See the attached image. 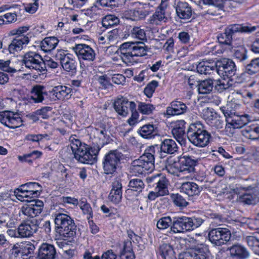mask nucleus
Segmentation results:
<instances>
[{
	"label": "nucleus",
	"mask_w": 259,
	"mask_h": 259,
	"mask_svg": "<svg viewBox=\"0 0 259 259\" xmlns=\"http://www.w3.org/2000/svg\"><path fill=\"white\" fill-rule=\"evenodd\" d=\"M69 140L74 158L78 162L90 165L97 162L101 149L99 146H90L81 142L75 135L71 136Z\"/></svg>",
	"instance_id": "1"
},
{
	"label": "nucleus",
	"mask_w": 259,
	"mask_h": 259,
	"mask_svg": "<svg viewBox=\"0 0 259 259\" xmlns=\"http://www.w3.org/2000/svg\"><path fill=\"white\" fill-rule=\"evenodd\" d=\"M120 57L127 65L136 62V58L147 55L148 47L142 41H128L122 44L120 48Z\"/></svg>",
	"instance_id": "2"
},
{
	"label": "nucleus",
	"mask_w": 259,
	"mask_h": 259,
	"mask_svg": "<svg viewBox=\"0 0 259 259\" xmlns=\"http://www.w3.org/2000/svg\"><path fill=\"white\" fill-rule=\"evenodd\" d=\"M155 149L153 146L148 147L138 159L132 162L131 169L133 173L136 175H142L154 169Z\"/></svg>",
	"instance_id": "3"
},
{
	"label": "nucleus",
	"mask_w": 259,
	"mask_h": 259,
	"mask_svg": "<svg viewBox=\"0 0 259 259\" xmlns=\"http://www.w3.org/2000/svg\"><path fill=\"white\" fill-rule=\"evenodd\" d=\"M54 221L56 232L64 240L72 238L75 236L76 226L69 215L62 213H57Z\"/></svg>",
	"instance_id": "4"
},
{
	"label": "nucleus",
	"mask_w": 259,
	"mask_h": 259,
	"mask_svg": "<svg viewBox=\"0 0 259 259\" xmlns=\"http://www.w3.org/2000/svg\"><path fill=\"white\" fill-rule=\"evenodd\" d=\"M256 29L255 26H252L250 24L244 25L234 24L228 25L223 33L218 35V39L220 44L226 46V49L231 50L233 49L232 45V35L237 32L251 33Z\"/></svg>",
	"instance_id": "5"
},
{
	"label": "nucleus",
	"mask_w": 259,
	"mask_h": 259,
	"mask_svg": "<svg viewBox=\"0 0 259 259\" xmlns=\"http://www.w3.org/2000/svg\"><path fill=\"white\" fill-rule=\"evenodd\" d=\"M204 220L199 217H176L173 219L172 226H171L169 232L184 233L190 232L200 227Z\"/></svg>",
	"instance_id": "6"
},
{
	"label": "nucleus",
	"mask_w": 259,
	"mask_h": 259,
	"mask_svg": "<svg viewBox=\"0 0 259 259\" xmlns=\"http://www.w3.org/2000/svg\"><path fill=\"white\" fill-rule=\"evenodd\" d=\"M187 137L194 146L204 147L207 146L211 137L210 134L206 131L200 122L191 124L187 131Z\"/></svg>",
	"instance_id": "7"
},
{
	"label": "nucleus",
	"mask_w": 259,
	"mask_h": 259,
	"mask_svg": "<svg viewBox=\"0 0 259 259\" xmlns=\"http://www.w3.org/2000/svg\"><path fill=\"white\" fill-rule=\"evenodd\" d=\"M125 156L117 150H110L106 153L103 160L104 172L106 174H112L119 167Z\"/></svg>",
	"instance_id": "8"
},
{
	"label": "nucleus",
	"mask_w": 259,
	"mask_h": 259,
	"mask_svg": "<svg viewBox=\"0 0 259 259\" xmlns=\"http://www.w3.org/2000/svg\"><path fill=\"white\" fill-rule=\"evenodd\" d=\"M25 66L36 71L38 73H44L46 71V66L42 57L34 52H29L25 54L22 60Z\"/></svg>",
	"instance_id": "9"
},
{
	"label": "nucleus",
	"mask_w": 259,
	"mask_h": 259,
	"mask_svg": "<svg viewBox=\"0 0 259 259\" xmlns=\"http://www.w3.org/2000/svg\"><path fill=\"white\" fill-rule=\"evenodd\" d=\"M230 231L226 228H213L208 232L209 240L214 245L221 246L228 242L231 238Z\"/></svg>",
	"instance_id": "10"
},
{
	"label": "nucleus",
	"mask_w": 259,
	"mask_h": 259,
	"mask_svg": "<svg viewBox=\"0 0 259 259\" xmlns=\"http://www.w3.org/2000/svg\"><path fill=\"white\" fill-rule=\"evenodd\" d=\"M54 58L59 61L64 71L72 73L76 72L77 62L72 55L65 50H59L55 54Z\"/></svg>",
	"instance_id": "11"
},
{
	"label": "nucleus",
	"mask_w": 259,
	"mask_h": 259,
	"mask_svg": "<svg viewBox=\"0 0 259 259\" xmlns=\"http://www.w3.org/2000/svg\"><path fill=\"white\" fill-rule=\"evenodd\" d=\"M114 107L117 113H138L136 110V104L133 101L128 100L123 97L117 98L112 105L105 104L104 109H107L108 107Z\"/></svg>",
	"instance_id": "12"
},
{
	"label": "nucleus",
	"mask_w": 259,
	"mask_h": 259,
	"mask_svg": "<svg viewBox=\"0 0 259 259\" xmlns=\"http://www.w3.org/2000/svg\"><path fill=\"white\" fill-rule=\"evenodd\" d=\"M78 60L81 61L93 62L96 57L95 51L90 46L84 44H79L73 48Z\"/></svg>",
	"instance_id": "13"
},
{
	"label": "nucleus",
	"mask_w": 259,
	"mask_h": 259,
	"mask_svg": "<svg viewBox=\"0 0 259 259\" xmlns=\"http://www.w3.org/2000/svg\"><path fill=\"white\" fill-rule=\"evenodd\" d=\"M208 246L203 244L195 246L194 252H186L180 254L179 259H210Z\"/></svg>",
	"instance_id": "14"
},
{
	"label": "nucleus",
	"mask_w": 259,
	"mask_h": 259,
	"mask_svg": "<svg viewBox=\"0 0 259 259\" xmlns=\"http://www.w3.org/2000/svg\"><path fill=\"white\" fill-rule=\"evenodd\" d=\"M146 180L148 183L153 182L156 184L154 190L157 191L159 194L162 196L168 194V181L161 174L152 175L148 177Z\"/></svg>",
	"instance_id": "15"
},
{
	"label": "nucleus",
	"mask_w": 259,
	"mask_h": 259,
	"mask_svg": "<svg viewBox=\"0 0 259 259\" xmlns=\"http://www.w3.org/2000/svg\"><path fill=\"white\" fill-rule=\"evenodd\" d=\"M217 72L219 75L226 76L229 78L234 76L236 72L234 62L229 59H223L217 64Z\"/></svg>",
	"instance_id": "16"
},
{
	"label": "nucleus",
	"mask_w": 259,
	"mask_h": 259,
	"mask_svg": "<svg viewBox=\"0 0 259 259\" xmlns=\"http://www.w3.org/2000/svg\"><path fill=\"white\" fill-rule=\"evenodd\" d=\"M140 5V3L138 2L131 3V6H135V7L124 11L122 13V17L133 21H138L144 19L148 15V12L146 10L138 7Z\"/></svg>",
	"instance_id": "17"
},
{
	"label": "nucleus",
	"mask_w": 259,
	"mask_h": 259,
	"mask_svg": "<svg viewBox=\"0 0 259 259\" xmlns=\"http://www.w3.org/2000/svg\"><path fill=\"white\" fill-rule=\"evenodd\" d=\"M198 160L193 156L184 155L179 158L178 164L180 173L191 174L195 172Z\"/></svg>",
	"instance_id": "18"
},
{
	"label": "nucleus",
	"mask_w": 259,
	"mask_h": 259,
	"mask_svg": "<svg viewBox=\"0 0 259 259\" xmlns=\"http://www.w3.org/2000/svg\"><path fill=\"white\" fill-rule=\"evenodd\" d=\"M168 19L169 14L167 10L157 7L148 19V23L152 26L161 25L166 23Z\"/></svg>",
	"instance_id": "19"
},
{
	"label": "nucleus",
	"mask_w": 259,
	"mask_h": 259,
	"mask_svg": "<svg viewBox=\"0 0 259 259\" xmlns=\"http://www.w3.org/2000/svg\"><path fill=\"white\" fill-rule=\"evenodd\" d=\"M29 42V38L26 35H18L13 39L8 46L10 54H15L21 51Z\"/></svg>",
	"instance_id": "20"
},
{
	"label": "nucleus",
	"mask_w": 259,
	"mask_h": 259,
	"mask_svg": "<svg viewBox=\"0 0 259 259\" xmlns=\"http://www.w3.org/2000/svg\"><path fill=\"white\" fill-rule=\"evenodd\" d=\"M227 123H231L234 128H240L246 124L249 121L248 114H224Z\"/></svg>",
	"instance_id": "21"
},
{
	"label": "nucleus",
	"mask_w": 259,
	"mask_h": 259,
	"mask_svg": "<svg viewBox=\"0 0 259 259\" xmlns=\"http://www.w3.org/2000/svg\"><path fill=\"white\" fill-rule=\"evenodd\" d=\"M186 122L183 120H178L172 125L171 133L177 141L182 145L185 142Z\"/></svg>",
	"instance_id": "22"
},
{
	"label": "nucleus",
	"mask_w": 259,
	"mask_h": 259,
	"mask_svg": "<svg viewBox=\"0 0 259 259\" xmlns=\"http://www.w3.org/2000/svg\"><path fill=\"white\" fill-rule=\"evenodd\" d=\"M56 250L55 246L49 243H43L39 247L38 259H55Z\"/></svg>",
	"instance_id": "23"
},
{
	"label": "nucleus",
	"mask_w": 259,
	"mask_h": 259,
	"mask_svg": "<svg viewBox=\"0 0 259 259\" xmlns=\"http://www.w3.org/2000/svg\"><path fill=\"white\" fill-rule=\"evenodd\" d=\"M109 199L113 203H119L122 199V185L119 180L112 182V189L108 196Z\"/></svg>",
	"instance_id": "24"
},
{
	"label": "nucleus",
	"mask_w": 259,
	"mask_h": 259,
	"mask_svg": "<svg viewBox=\"0 0 259 259\" xmlns=\"http://www.w3.org/2000/svg\"><path fill=\"white\" fill-rule=\"evenodd\" d=\"M177 16L182 19H189L192 15L190 5L185 2H179L176 7Z\"/></svg>",
	"instance_id": "25"
},
{
	"label": "nucleus",
	"mask_w": 259,
	"mask_h": 259,
	"mask_svg": "<svg viewBox=\"0 0 259 259\" xmlns=\"http://www.w3.org/2000/svg\"><path fill=\"white\" fill-rule=\"evenodd\" d=\"M18 229L20 238H27L32 236L37 231V226L35 224L24 222L18 226Z\"/></svg>",
	"instance_id": "26"
},
{
	"label": "nucleus",
	"mask_w": 259,
	"mask_h": 259,
	"mask_svg": "<svg viewBox=\"0 0 259 259\" xmlns=\"http://www.w3.org/2000/svg\"><path fill=\"white\" fill-rule=\"evenodd\" d=\"M202 187L198 186L194 182L183 183L181 186V192L189 196L198 195L202 190Z\"/></svg>",
	"instance_id": "27"
},
{
	"label": "nucleus",
	"mask_w": 259,
	"mask_h": 259,
	"mask_svg": "<svg viewBox=\"0 0 259 259\" xmlns=\"http://www.w3.org/2000/svg\"><path fill=\"white\" fill-rule=\"evenodd\" d=\"M230 256L234 259H246L249 253L246 248L239 244H235L229 248Z\"/></svg>",
	"instance_id": "28"
},
{
	"label": "nucleus",
	"mask_w": 259,
	"mask_h": 259,
	"mask_svg": "<svg viewBox=\"0 0 259 259\" xmlns=\"http://www.w3.org/2000/svg\"><path fill=\"white\" fill-rule=\"evenodd\" d=\"M157 253L163 259H177L175 252L171 245L162 243L158 247Z\"/></svg>",
	"instance_id": "29"
},
{
	"label": "nucleus",
	"mask_w": 259,
	"mask_h": 259,
	"mask_svg": "<svg viewBox=\"0 0 259 259\" xmlns=\"http://www.w3.org/2000/svg\"><path fill=\"white\" fill-rule=\"evenodd\" d=\"M256 195L255 190L253 188H248L244 193L239 196V200L244 204H254L256 202Z\"/></svg>",
	"instance_id": "30"
},
{
	"label": "nucleus",
	"mask_w": 259,
	"mask_h": 259,
	"mask_svg": "<svg viewBox=\"0 0 259 259\" xmlns=\"http://www.w3.org/2000/svg\"><path fill=\"white\" fill-rule=\"evenodd\" d=\"M45 98V88L40 85L34 86L30 93V99L34 103H40Z\"/></svg>",
	"instance_id": "31"
},
{
	"label": "nucleus",
	"mask_w": 259,
	"mask_h": 259,
	"mask_svg": "<svg viewBox=\"0 0 259 259\" xmlns=\"http://www.w3.org/2000/svg\"><path fill=\"white\" fill-rule=\"evenodd\" d=\"M217 64L208 61H203L198 63L197 70L200 74L205 75L211 74L214 70H217Z\"/></svg>",
	"instance_id": "32"
},
{
	"label": "nucleus",
	"mask_w": 259,
	"mask_h": 259,
	"mask_svg": "<svg viewBox=\"0 0 259 259\" xmlns=\"http://www.w3.org/2000/svg\"><path fill=\"white\" fill-rule=\"evenodd\" d=\"M178 149L176 142L172 139H165L160 145L161 152L171 154L177 152Z\"/></svg>",
	"instance_id": "33"
},
{
	"label": "nucleus",
	"mask_w": 259,
	"mask_h": 259,
	"mask_svg": "<svg viewBox=\"0 0 259 259\" xmlns=\"http://www.w3.org/2000/svg\"><path fill=\"white\" fill-rule=\"evenodd\" d=\"M31 190H26V189L20 188H17L15 191V193L17 198L21 201H30L31 198L36 197L39 195Z\"/></svg>",
	"instance_id": "34"
},
{
	"label": "nucleus",
	"mask_w": 259,
	"mask_h": 259,
	"mask_svg": "<svg viewBox=\"0 0 259 259\" xmlns=\"http://www.w3.org/2000/svg\"><path fill=\"white\" fill-rule=\"evenodd\" d=\"M187 111V107L184 103L178 101H174L167 107L166 113H185Z\"/></svg>",
	"instance_id": "35"
},
{
	"label": "nucleus",
	"mask_w": 259,
	"mask_h": 259,
	"mask_svg": "<svg viewBox=\"0 0 259 259\" xmlns=\"http://www.w3.org/2000/svg\"><path fill=\"white\" fill-rule=\"evenodd\" d=\"M128 187L130 188L125 191L126 196H127L133 191L137 192L138 193L142 192L145 187V185L141 179H133L129 182Z\"/></svg>",
	"instance_id": "36"
},
{
	"label": "nucleus",
	"mask_w": 259,
	"mask_h": 259,
	"mask_svg": "<svg viewBox=\"0 0 259 259\" xmlns=\"http://www.w3.org/2000/svg\"><path fill=\"white\" fill-rule=\"evenodd\" d=\"M58 43L56 37H46L40 43V48L45 52H50L54 49Z\"/></svg>",
	"instance_id": "37"
},
{
	"label": "nucleus",
	"mask_w": 259,
	"mask_h": 259,
	"mask_svg": "<svg viewBox=\"0 0 259 259\" xmlns=\"http://www.w3.org/2000/svg\"><path fill=\"white\" fill-rule=\"evenodd\" d=\"M138 133L142 137L146 139L152 138L157 134V132L152 124L143 125L139 130Z\"/></svg>",
	"instance_id": "38"
},
{
	"label": "nucleus",
	"mask_w": 259,
	"mask_h": 259,
	"mask_svg": "<svg viewBox=\"0 0 259 259\" xmlns=\"http://www.w3.org/2000/svg\"><path fill=\"white\" fill-rule=\"evenodd\" d=\"M224 7V2L223 0H218V3L210 5V7L206 11V14L213 16H217L222 14Z\"/></svg>",
	"instance_id": "39"
},
{
	"label": "nucleus",
	"mask_w": 259,
	"mask_h": 259,
	"mask_svg": "<svg viewBox=\"0 0 259 259\" xmlns=\"http://www.w3.org/2000/svg\"><path fill=\"white\" fill-rule=\"evenodd\" d=\"M245 72L249 75L259 73V58L252 59L250 62L244 65Z\"/></svg>",
	"instance_id": "40"
},
{
	"label": "nucleus",
	"mask_w": 259,
	"mask_h": 259,
	"mask_svg": "<svg viewBox=\"0 0 259 259\" xmlns=\"http://www.w3.org/2000/svg\"><path fill=\"white\" fill-rule=\"evenodd\" d=\"M120 259H135L131 241H125L123 248L120 255Z\"/></svg>",
	"instance_id": "41"
},
{
	"label": "nucleus",
	"mask_w": 259,
	"mask_h": 259,
	"mask_svg": "<svg viewBox=\"0 0 259 259\" xmlns=\"http://www.w3.org/2000/svg\"><path fill=\"white\" fill-rule=\"evenodd\" d=\"M56 96H58L59 100H63L68 99L71 96V89L64 85L55 86Z\"/></svg>",
	"instance_id": "42"
},
{
	"label": "nucleus",
	"mask_w": 259,
	"mask_h": 259,
	"mask_svg": "<svg viewBox=\"0 0 259 259\" xmlns=\"http://www.w3.org/2000/svg\"><path fill=\"white\" fill-rule=\"evenodd\" d=\"M213 81L211 79L201 81L198 85V91L199 94H207L210 93L213 89Z\"/></svg>",
	"instance_id": "43"
},
{
	"label": "nucleus",
	"mask_w": 259,
	"mask_h": 259,
	"mask_svg": "<svg viewBox=\"0 0 259 259\" xmlns=\"http://www.w3.org/2000/svg\"><path fill=\"white\" fill-rule=\"evenodd\" d=\"M243 135L251 140H257L259 138V125L248 127L243 131Z\"/></svg>",
	"instance_id": "44"
},
{
	"label": "nucleus",
	"mask_w": 259,
	"mask_h": 259,
	"mask_svg": "<svg viewBox=\"0 0 259 259\" xmlns=\"http://www.w3.org/2000/svg\"><path fill=\"white\" fill-rule=\"evenodd\" d=\"M165 170L170 174L180 176V174H178V172L180 173L179 165L178 163H177L171 159H168L167 160L165 165Z\"/></svg>",
	"instance_id": "45"
},
{
	"label": "nucleus",
	"mask_w": 259,
	"mask_h": 259,
	"mask_svg": "<svg viewBox=\"0 0 259 259\" xmlns=\"http://www.w3.org/2000/svg\"><path fill=\"white\" fill-rule=\"evenodd\" d=\"M170 198L174 204L177 206L180 207H185L187 206L188 202L180 194H171L170 195Z\"/></svg>",
	"instance_id": "46"
},
{
	"label": "nucleus",
	"mask_w": 259,
	"mask_h": 259,
	"mask_svg": "<svg viewBox=\"0 0 259 259\" xmlns=\"http://www.w3.org/2000/svg\"><path fill=\"white\" fill-rule=\"evenodd\" d=\"M173 220L170 217H164L160 218L157 222L156 226L159 230H165L172 226Z\"/></svg>",
	"instance_id": "47"
},
{
	"label": "nucleus",
	"mask_w": 259,
	"mask_h": 259,
	"mask_svg": "<svg viewBox=\"0 0 259 259\" xmlns=\"http://www.w3.org/2000/svg\"><path fill=\"white\" fill-rule=\"evenodd\" d=\"M19 188L26 189V190H31L32 192L39 195L40 191H41V187L36 182H28L26 184L21 185Z\"/></svg>",
	"instance_id": "48"
},
{
	"label": "nucleus",
	"mask_w": 259,
	"mask_h": 259,
	"mask_svg": "<svg viewBox=\"0 0 259 259\" xmlns=\"http://www.w3.org/2000/svg\"><path fill=\"white\" fill-rule=\"evenodd\" d=\"M119 22V19L113 15L106 16L102 21L103 26L106 27L114 26L117 25Z\"/></svg>",
	"instance_id": "49"
},
{
	"label": "nucleus",
	"mask_w": 259,
	"mask_h": 259,
	"mask_svg": "<svg viewBox=\"0 0 259 259\" xmlns=\"http://www.w3.org/2000/svg\"><path fill=\"white\" fill-rule=\"evenodd\" d=\"M234 56L239 62L244 63L248 58L247 51L243 47H238L235 50Z\"/></svg>",
	"instance_id": "50"
},
{
	"label": "nucleus",
	"mask_w": 259,
	"mask_h": 259,
	"mask_svg": "<svg viewBox=\"0 0 259 259\" xmlns=\"http://www.w3.org/2000/svg\"><path fill=\"white\" fill-rule=\"evenodd\" d=\"M98 5L96 3L95 5L87 10L86 14L93 20H97L99 18L102 13V10L98 8Z\"/></svg>",
	"instance_id": "51"
},
{
	"label": "nucleus",
	"mask_w": 259,
	"mask_h": 259,
	"mask_svg": "<svg viewBox=\"0 0 259 259\" xmlns=\"http://www.w3.org/2000/svg\"><path fill=\"white\" fill-rule=\"evenodd\" d=\"M79 206L82 210L83 213L87 215V218L89 220L93 217V211L92 207L89 203L85 201H82L80 204Z\"/></svg>",
	"instance_id": "52"
},
{
	"label": "nucleus",
	"mask_w": 259,
	"mask_h": 259,
	"mask_svg": "<svg viewBox=\"0 0 259 259\" xmlns=\"http://www.w3.org/2000/svg\"><path fill=\"white\" fill-rule=\"evenodd\" d=\"M158 85V82L156 80H152L149 82L144 91L146 96L148 98L151 97Z\"/></svg>",
	"instance_id": "53"
},
{
	"label": "nucleus",
	"mask_w": 259,
	"mask_h": 259,
	"mask_svg": "<svg viewBox=\"0 0 259 259\" xmlns=\"http://www.w3.org/2000/svg\"><path fill=\"white\" fill-rule=\"evenodd\" d=\"M248 245L252 248L255 252V248L259 247V239L253 236H248L245 238Z\"/></svg>",
	"instance_id": "54"
},
{
	"label": "nucleus",
	"mask_w": 259,
	"mask_h": 259,
	"mask_svg": "<svg viewBox=\"0 0 259 259\" xmlns=\"http://www.w3.org/2000/svg\"><path fill=\"white\" fill-rule=\"evenodd\" d=\"M95 131L97 136L102 140V144L107 143L110 138L109 135L107 134V131L104 128L102 129L96 128Z\"/></svg>",
	"instance_id": "55"
},
{
	"label": "nucleus",
	"mask_w": 259,
	"mask_h": 259,
	"mask_svg": "<svg viewBox=\"0 0 259 259\" xmlns=\"http://www.w3.org/2000/svg\"><path fill=\"white\" fill-rule=\"evenodd\" d=\"M106 38L108 43H115L119 38V30L114 29L109 32L106 35Z\"/></svg>",
	"instance_id": "56"
},
{
	"label": "nucleus",
	"mask_w": 259,
	"mask_h": 259,
	"mask_svg": "<svg viewBox=\"0 0 259 259\" xmlns=\"http://www.w3.org/2000/svg\"><path fill=\"white\" fill-rule=\"evenodd\" d=\"M132 33L133 35L139 39L144 40L146 39L145 30L140 27H134L132 30Z\"/></svg>",
	"instance_id": "57"
},
{
	"label": "nucleus",
	"mask_w": 259,
	"mask_h": 259,
	"mask_svg": "<svg viewBox=\"0 0 259 259\" xmlns=\"http://www.w3.org/2000/svg\"><path fill=\"white\" fill-rule=\"evenodd\" d=\"M154 108L152 105L145 103H140L138 106V109L142 113H151Z\"/></svg>",
	"instance_id": "58"
},
{
	"label": "nucleus",
	"mask_w": 259,
	"mask_h": 259,
	"mask_svg": "<svg viewBox=\"0 0 259 259\" xmlns=\"http://www.w3.org/2000/svg\"><path fill=\"white\" fill-rule=\"evenodd\" d=\"M4 24L15 22L17 20V15L15 13H8L2 16Z\"/></svg>",
	"instance_id": "59"
},
{
	"label": "nucleus",
	"mask_w": 259,
	"mask_h": 259,
	"mask_svg": "<svg viewBox=\"0 0 259 259\" xmlns=\"http://www.w3.org/2000/svg\"><path fill=\"white\" fill-rule=\"evenodd\" d=\"M16 114L10 115L8 127L10 128H15L19 126V124L21 122V119L20 117L14 116ZM18 115L19 114H17Z\"/></svg>",
	"instance_id": "60"
},
{
	"label": "nucleus",
	"mask_w": 259,
	"mask_h": 259,
	"mask_svg": "<svg viewBox=\"0 0 259 259\" xmlns=\"http://www.w3.org/2000/svg\"><path fill=\"white\" fill-rule=\"evenodd\" d=\"M230 85L228 82L225 80L221 81L217 80V84L215 85V88L219 92H222L224 90L228 89L230 88Z\"/></svg>",
	"instance_id": "61"
},
{
	"label": "nucleus",
	"mask_w": 259,
	"mask_h": 259,
	"mask_svg": "<svg viewBox=\"0 0 259 259\" xmlns=\"http://www.w3.org/2000/svg\"><path fill=\"white\" fill-rule=\"evenodd\" d=\"M33 3H30L25 7V10L26 12L33 14L38 9V0H33Z\"/></svg>",
	"instance_id": "62"
},
{
	"label": "nucleus",
	"mask_w": 259,
	"mask_h": 259,
	"mask_svg": "<svg viewBox=\"0 0 259 259\" xmlns=\"http://www.w3.org/2000/svg\"><path fill=\"white\" fill-rule=\"evenodd\" d=\"M48 136L47 134H38V135H28L26 136V139L28 141L32 142H39L42 140L44 138H48Z\"/></svg>",
	"instance_id": "63"
},
{
	"label": "nucleus",
	"mask_w": 259,
	"mask_h": 259,
	"mask_svg": "<svg viewBox=\"0 0 259 259\" xmlns=\"http://www.w3.org/2000/svg\"><path fill=\"white\" fill-rule=\"evenodd\" d=\"M10 61H4L3 60H0V69L2 71L8 72H13L15 71V70L12 69L10 67Z\"/></svg>",
	"instance_id": "64"
}]
</instances>
